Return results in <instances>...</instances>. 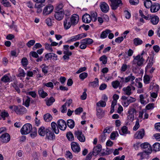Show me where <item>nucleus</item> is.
<instances>
[{"instance_id":"nucleus-33","label":"nucleus","mask_w":160,"mask_h":160,"mask_svg":"<svg viewBox=\"0 0 160 160\" xmlns=\"http://www.w3.org/2000/svg\"><path fill=\"white\" fill-rule=\"evenodd\" d=\"M98 79L97 78H96L95 81L91 82L89 83V85L90 86L95 87L98 86Z\"/></svg>"},{"instance_id":"nucleus-38","label":"nucleus","mask_w":160,"mask_h":160,"mask_svg":"<svg viewBox=\"0 0 160 160\" xmlns=\"http://www.w3.org/2000/svg\"><path fill=\"white\" fill-rule=\"evenodd\" d=\"M32 131L30 135L32 138H34L36 137L37 135V131L36 128H33L32 129Z\"/></svg>"},{"instance_id":"nucleus-44","label":"nucleus","mask_w":160,"mask_h":160,"mask_svg":"<svg viewBox=\"0 0 160 160\" xmlns=\"http://www.w3.org/2000/svg\"><path fill=\"white\" fill-rule=\"evenodd\" d=\"M1 3L5 7H8L11 6L10 3L8 0H2Z\"/></svg>"},{"instance_id":"nucleus-13","label":"nucleus","mask_w":160,"mask_h":160,"mask_svg":"<svg viewBox=\"0 0 160 160\" xmlns=\"http://www.w3.org/2000/svg\"><path fill=\"white\" fill-rule=\"evenodd\" d=\"M64 12L63 11H55L54 16L55 19L59 21L61 20L63 18Z\"/></svg>"},{"instance_id":"nucleus-31","label":"nucleus","mask_w":160,"mask_h":160,"mask_svg":"<svg viewBox=\"0 0 160 160\" xmlns=\"http://www.w3.org/2000/svg\"><path fill=\"white\" fill-rule=\"evenodd\" d=\"M111 31L109 29H106V30L102 32L101 35V38H106L108 34L111 32Z\"/></svg>"},{"instance_id":"nucleus-64","label":"nucleus","mask_w":160,"mask_h":160,"mask_svg":"<svg viewBox=\"0 0 160 160\" xmlns=\"http://www.w3.org/2000/svg\"><path fill=\"white\" fill-rule=\"evenodd\" d=\"M154 126L155 129L158 132H160V122L155 123Z\"/></svg>"},{"instance_id":"nucleus-46","label":"nucleus","mask_w":160,"mask_h":160,"mask_svg":"<svg viewBox=\"0 0 160 160\" xmlns=\"http://www.w3.org/2000/svg\"><path fill=\"white\" fill-rule=\"evenodd\" d=\"M1 80L2 82L6 83L9 82L10 78L7 75H5L1 78Z\"/></svg>"},{"instance_id":"nucleus-30","label":"nucleus","mask_w":160,"mask_h":160,"mask_svg":"<svg viewBox=\"0 0 160 160\" xmlns=\"http://www.w3.org/2000/svg\"><path fill=\"white\" fill-rule=\"evenodd\" d=\"M46 138L48 140H52L55 139V136L53 133L49 131L46 134Z\"/></svg>"},{"instance_id":"nucleus-26","label":"nucleus","mask_w":160,"mask_h":160,"mask_svg":"<svg viewBox=\"0 0 160 160\" xmlns=\"http://www.w3.org/2000/svg\"><path fill=\"white\" fill-rule=\"evenodd\" d=\"M97 116L99 118H101L104 116L103 112L99 107L97 108Z\"/></svg>"},{"instance_id":"nucleus-59","label":"nucleus","mask_w":160,"mask_h":160,"mask_svg":"<svg viewBox=\"0 0 160 160\" xmlns=\"http://www.w3.org/2000/svg\"><path fill=\"white\" fill-rule=\"evenodd\" d=\"M145 153H146L144 151L138 154L137 155L140 157V160H142L145 158L146 156Z\"/></svg>"},{"instance_id":"nucleus-63","label":"nucleus","mask_w":160,"mask_h":160,"mask_svg":"<svg viewBox=\"0 0 160 160\" xmlns=\"http://www.w3.org/2000/svg\"><path fill=\"white\" fill-rule=\"evenodd\" d=\"M154 105L153 103H149L146 106V108L147 110L152 109L154 108Z\"/></svg>"},{"instance_id":"nucleus-49","label":"nucleus","mask_w":160,"mask_h":160,"mask_svg":"<svg viewBox=\"0 0 160 160\" xmlns=\"http://www.w3.org/2000/svg\"><path fill=\"white\" fill-rule=\"evenodd\" d=\"M88 75L87 73L84 72L81 73L79 76V78L82 80H83L84 79L87 78Z\"/></svg>"},{"instance_id":"nucleus-27","label":"nucleus","mask_w":160,"mask_h":160,"mask_svg":"<svg viewBox=\"0 0 160 160\" xmlns=\"http://www.w3.org/2000/svg\"><path fill=\"white\" fill-rule=\"evenodd\" d=\"M159 21V18L157 16H155L151 18V22L153 25L157 24L158 22Z\"/></svg>"},{"instance_id":"nucleus-39","label":"nucleus","mask_w":160,"mask_h":160,"mask_svg":"<svg viewBox=\"0 0 160 160\" xmlns=\"http://www.w3.org/2000/svg\"><path fill=\"white\" fill-rule=\"evenodd\" d=\"M152 4V2L150 0H146L144 2V5L147 8H151Z\"/></svg>"},{"instance_id":"nucleus-24","label":"nucleus","mask_w":160,"mask_h":160,"mask_svg":"<svg viewBox=\"0 0 160 160\" xmlns=\"http://www.w3.org/2000/svg\"><path fill=\"white\" fill-rule=\"evenodd\" d=\"M45 5L43 3H36L35 4V8L36 9L37 12L41 13L42 11V8Z\"/></svg>"},{"instance_id":"nucleus-36","label":"nucleus","mask_w":160,"mask_h":160,"mask_svg":"<svg viewBox=\"0 0 160 160\" xmlns=\"http://www.w3.org/2000/svg\"><path fill=\"white\" fill-rule=\"evenodd\" d=\"M67 123L68 126L70 128L72 129L74 127L75 124L73 120L71 119L68 120L67 121Z\"/></svg>"},{"instance_id":"nucleus-45","label":"nucleus","mask_w":160,"mask_h":160,"mask_svg":"<svg viewBox=\"0 0 160 160\" xmlns=\"http://www.w3.org/2000/svg\"><path fill=\"white\" fill-rule=\"evenodd\" d=\"M55 99L52 97H50L47 101L46 104L48 106L51 105L55 102Z\"/></svg>"},{"instance_id":"nucleus-60","label":"nucleus","mask_w":160,"mask_h":160,"mask_svg":"<svg viewBox=\"0 0 160 160\" xmlns=\"http://www.w3.org/2000/svg\"><path fill=\"white\" fill-rule=\"evenodd\" d=\"M92 20H93V19L94 21L97 20V14L96 12H91Z\"/></svg>"},{"instance_id":"nucleus-15","label":"nucleus","mask_w":160,"mask_h":160,"mask_svg":"<svg viewBox=\"0 0 160 160\" xmlns=\"http://www.w3.org/2000/svg\"><path fill=\"white\" fill-rule=\"evenodd\" d=\"M58 128L61 130H64L67 128L66 122L62 119H60L58 121Z\"/></svg>"},{"instance_id":"nucleus-22","label":"nucleus","mask_w":160,"mask_h":160,"mask_svg":"<svg viewBox=\"0 0 160 160\" xmlns=\"http://www.w3.org/2000/svg\"><path fill=\"white\" fill-rule=\"evenodd\" d=\"M92 20V18L91 16L87 13L84 15L82 17V22L85 23H90Z\"/></svg>"},{"instance_id":"nucleus-6","label":"nucleus","mask_w":160,"mask_h":160,"mask_svg":"<svg viewBox=\"0 0 160 160\" xmlns=\"http://www.w3.org/2000/svg\"><path fill=\"white\" fill-rule=\"evenodd\" d=\"M87 34L86 33H82L73 36L68 41V42H75L86 37Z\"/></svg>"},{"instance_id":"nucleus-17","label":"nucleus","mask_w":160,"mask_h":160,"mask_svg":"<svg viewBox=\"0 0 160 160\" xmlns=\"http://www.w3.org/2000/svg\"><path fill=\"white\" fill-rule=\"evenodd\" d=\"M63 25L65 29L66 30L69 29L72 26L70 18L67 17L65 18L63 21Z\"/></svg>"},{"instance_id":"nucleus-56","label":"nucleus","mask_w":160,"mask_h":160,"mask_svg":"<svg viewBox=\"0 0 160 160\" xmlns=\"http://www.w3.org/2000/svg\"><path fill=\"white\" fill-rule=\"evenodd\" d=\"M140 101L142 104H146L147 103V102L144 100V98L143 94H141L139 96Z\"/></svg>"},{"instance_id":"nucleus-52","label":"nucleus","mask_w":160,"mask_h":160,"mask_svg":"<svg viewBox=\"0 0 160 160\" xmlns=\"http://www.w3.org/2000/svg\"><path fill=\"white\" fill-rule=\"evenodd\" d=\"M118 136V134L117 131H115L112 132L110 136V138L112 140H114L115 138Z\"/></svg>"},{"instance_id":"nucleus-42","label":"nucleus","mask_w":160,"mask_h":160,"mask_svg":"<svg viewBox=\"0 0 160 160\" xmlns=\"http://www.w3.org/2000/svg\"><path fill=\"white\" fill-rule=\"evenodd\" d=\"M69 141H72L74 140V136L71 132H68L66 135Z\"/></svg>"},{"instance_id":"nucleus-10","label":"nucleus","mask_w":160,"mask_h":160,"mask_svg":"<svg viewBox=\"0 0 160 160\" xmlns=\"http://www.w3.org/2000/svg\"><path fill=\"white\" fill-rule=\"evenodd\" d=\"M75 136L81 142H84L85 141V138L82 134V131L78 130L76 131L74 133Z\"/></svg>"},{"instance_id":"nucleus-25","label":"nucleus","mask_w":160,"mask_h":160,"mask_svg":"<svg viewBox=\"0 0 160 160\" xmlns=\"http://www.w3.org/2000/svg\"><path fill=\"white\" fill-rule=\"evenodd\" d=\"M51 126L52 130L54 132L58 134L59 132V130L58 126L57 124L54 122H52L51 123Z\"/></svg>"},{"instance_id":"nucleus-55","label":"nucleus","mask_w":160,"mask_h":160,"mask_svg":"<svg viewBox=\"0 0 160 160\" xmlns=\"http://www.w3.org/2000/svg\"><path fill=\"white\" fill-rule=\"evenodd\" d=\"M99 59L100 61L102 62V63L104 64H106L107 62V57L105 55L101 57Z\"/></svg>"},{"instance_id":"nucleus-20","label":"nucleus","mask_w":160,"mask_h":160,"mask_svg":"<svg viewBox=\"0 0 160 160\" xmlns=\"http://www.w3.org/2000/svg\"><path fill=\"white\" fill-rule=\"evenodd\" d=\"M160 8V4L158 3H155L152 4L150 8V11L152 12H157Z\"/></svg>"},{"instance_id":"nucleus-28","label":"nucleus","mask_w":160,"mask_h":160,"mask_svg":"<svg viewBox=\"0 0 160 160\" xmlns=\"http://www.w3.org/2000/svg\"><path fill=\"white\" fill-rule=\"evenodd\" d=\"M38 92L39 96L42 98H44L48 95V93L44 91L43 89L41 88L39 89Z\"/></svg>"},{"instance_id":"nucleus-41","label":"nucleus","mask_w":160,"mask_h":160,"mask_svg":"<svg viewBox=\"0 0 160 160\" xmlns=\"http://www.w3.org/2000/svg\"><path fill=\"white\" fill-rule=\"evenodd\" d=\"M140 121L138 119H137L135 122V123L134 126L133 127V130L134 131L137 130L140 127L139 124Z\"/></svg>"},{"instance_id":"nucleus-19","label":"nucleus","mask_w":160,"mask_h":160,"mask_svg":"<svg viewBox=\"0 0 160 160\" xmlns=\"http://www.w3.org/2000/svg\"><path fill=\"white\" fill-rule=\"evenodd\" d=\"M0 138L1 141L3 143H7L10 140V138L9 135L8 133H5L2 135Z\"/></svg>"},{"instance_id":"nucleus-35","label":"nucleus","mask_w":160,"mask_h":160,"mask_svg":"<svg viewBox=\"0 0 160 160\" xmlns=\"http://www.w3.org/2000/svg\"><path fill=\"white\" fill-rule=\"evenodd\" d=\"M128 133L127 127L125 126H123L121 129V131H119L120 135H123Z\"/></svg>"},{"instance_id":"nucleus-7","label":"nucleus","mask_w":160,"mask_h":160,"mask_svg":"<svg viewBox=\"0 0 160 160\" xmlns=\"http://www.w3.org/2000/svg\"><path fill=\"white\" fill-rule=\"evenodd\" d=\"M135 77L133 76L132 73H131L130 75L125 77L124 78H121V79L122 80V82L127 83L129 82H131V85L134 84V80H135Z\"/></svg>"},{"instance_id":"nucleus-1","label":"nucleus","mask_w":160,"mask_h":160,"mask_svg":"<svg viewBox=\"0 0 160 160\" xmlns=\"http://www.w3.org/2000/svg\"><path fill=\"white\" fill-rule=\"evenodd\" d=\"M135 109L131 107H129L128 111L127 119L126 121V124L127 125H130L134 120V114L136 113Z\"/></svg>"},{"instance_id":"nucleus-21","label":"nucleus","mask_w":160,"mask_h":160,"mask_svg":"<svg viewBox=\"0 0 160 160\" xmlns=\"http://www.w3.org/2000/svg\"><path fill=\"white\" fill-rule=\"evenodd\" d=\"M49 131V129L43 127H41L39 129L38 132L39 135L42 136H43L46 135Z\"/></svg>"},{"instance_id":"nucleus-57","label":"nucleus","mask_w":160,"mask_h":160,"mask_svg":"<svg viewBox=\"0 0 160 160\" xmlns=\"http://www.w3.org/2000/svg\"><path fill=\"white\" fill-rule=\"evenodd\" d=\"M30 101V98L29 97H27V99L24 102H23V105L25 106L26 107H28L29 106Z\"/></svg>"},{"instance_id":"nucleus-29","label":"nucleus","mask_w":160,"mask_h":160,"mask_svg":"<svg viewBox=\"0 0 160 160\" xmlns=\"http://www.w3.org/2000/svg\"><path fill=\"white\" fill-rule=\"evenodd\" d=\"M64 55L63 58L64 60H68L69 59V56L72 54V53L69 51H64Z\"/></svg>"},{"instance_id":"nucleus-47","label":"nucleus","mask_w":160,"mask_h":160,"mask_svg":"<svg viewBox=\"0 0 160 160\" xmlns=\"http://www.w3.org/2000/svg\"><path fill=\"white\" fill-rule=\"evenodd\" d=\"M133 41L134 44L136 45L141 44L142 43V41L138 38H135Z\"/></svg>"},{"instance_id":"nucleus-50","label":"nucleus","mask_w":160,"mask_h":160,"mask_svg":"<svg viewBox=\"0 0 160 160\" xmlns=\"http://www.w3.org/2000/svg\"><path fill=\"white\" fill-rule=\"evenodd\" d=\"M120 84V82L118 81L117 80L112 82V87L114 88H117L118 87Z\"/></svg>"},{"instance_id":"nucleus-40","label":"nucleus","mask_w":160,"mask_h":160,"mask_svg":"<svg viewBox=\"0 0 160 160\" xmlns=\"http://www.w3.org/2000/svg\"><path fill=\"white\" fill-rule=\"evenodd\" d=\"M18 71V73L17 75L18 77H25L26 74L23 69L19 68Z\"/></svg>"},{"instance_id":"nucleus-54","label":"nucleus","mask_w":160,"mask_h":160,"mask_svg":"<svg viewBox=\"0 0 160 160\" xmlns=\"http://www.w3.org/2000/svg\"><path fill=\"white\" fill-rule=\"evenodd\" d=\"M130 4L132 5L136 6L139 3V0H128Z\"/></svg>"},{"instance_id":"nucleus-5","label":"nucleus","mask_w":160,"mask_h":160,"mask_svg":"<svg viewBox=\"0 0 160 160\" xmlns=\"http://www.w3.org/2000/svg\"><path fill=\"white\" fill-rule=\"evenodd\" d=\"M141 147L144 149V151L147 154L151 153L152 152V148L151 145L148 142H145L141 144Z\"/></svg>"},{"instance_id":"nucleus-62","label":"nucleus","mask_w":160,"mask_h":160,"mask_svg":"<svg viewBox=\"0 0 160 160\" xmlns=\"http://www.w3.org/2000/svg\"><path fill=\"white\" fill-rule=\"evenodd\" d=\"M44 86H46L48 88H52L54 87L53 83L51 82H49L47 83H43Z\"/></svg>"},{"instance_id":"nucleus-4","label":"nucleus","mask_w":160,"mask_h":160,"mask_svg":"<svg viewBox=\"0 0 160 160\" xmlns=\"http://www.w3.org/2000/svg\"><path fill=\"white\" fill-rule=\"evenodd\" d=\"M110 1V6L113 10H116L118 8L122 5L121 0H109Z\"/></svg>"},{"instance_id":"nucleus-43","label":"nucleus","mask_w":160,"mask_h":160,"mask_svg":"<svg viewBox=\"0 0 160 160\" xmlns=\"http://www.w3.org/2000/svg\"><path fill=\"white\" fill-rule=\"evenodd\" d=\"M106 104L105 102H104L102 100L96 103V106L98 107H104L106 106Z\"/></svg>"},{"instance_id":"nucleus-53","label":"nucleus","mask_w":160,"mask_h":160,"mask_svg":"<svg viewBox=\"0 0 160 160\" xmlns=\"http://www.w3.org/2000/svg\"><path fill=\"white\" fill-rule=\"evenodd\" d=\"M0 116L4 120L6 117L8 116L9 114L7 112L4 111L1 113Z\"/></svg>"},{"instance_id":"nucleus-2","label":"nucleus","mask_w":160,"mask_h":160,"mask_svg":"<svg viewBox=\"0 0 160 160\" xmlns=\"http://www.w3.org/2000/svg\"><path fill=\"white\" fill-rule=\"evenodd\" d=\"M146 54V53L143 51L140 54H138L136 56H133V63L134 64H137L138 66H141L143 64L144 61L143 55Z\"/></svg>"},{"instance_id":"nucleus-48","label":"nucleus","mask_w":160,"mask_h":160,"mask_svg":"<svg viewBox=\"0 0 160 160\" xmlns=\"http://www.w3.org/2000/svg\"><path fill=\"white\" fill-rule=\"evenodd\" d=\"M21 63L23 66L26 67L28 63V61L27 58H23L22 59Z\"/></svg>"},{"instance_id":"nucleus-32","label":"nucleus","mask_w":160,"mask_h":160,"mask_svg":"<svg viewBox=\"0 0 160 160\" xmlns=\"http://www.w3.org/2000/svg\"><path fill=\"white\" fill-rule=\"evenodd\" d=\"M44 120L46 122H49L51 121L52 119V115L49 113L45 114L43 116Z\"/></svg>"},{"instance_id":"nucleus-58","label":"nucleus","mask_w":160,"mask_h":160,"mask_svg":"<svg viewBox=\"0 0 160 160\" xmlns=\"http://www.w3.org/2000/svg\"><path fill=\"white\" fill-rule=\"evenodd\" d=\"M63 7V4L62 3L60 4L57 5L55 9V11H63L62 8Z\"/></svg>"},{"instance_id":"nucleus-9","label":"nucleus","mask_w":160,"mask_h":160,"mask_svg":"<svg viewBox=\"0 0 160 160\" xmlns=\"http://www.w3.org/2000/svg\"><path fill=\"white\" fill-rule=\"evenodd\" d=\"M14 107V111L17 114L21 115L23 114L27 111L26 108L21 106H15Z\"/></svg>"},{"instance_id":"nucleus-8","label":"nucleus","mask_w":160,"mask_h":160,"mask_svg":"<svg viewBox=\"0 0 160 160\" xmlns=\"http://www.w3.org/2000/svg\"><path fill=\"white\" fill-rule=\"evenodd\" d=\"M53 9V7L52 5H48L44 8L43 11V14L44 15L49 14L52 12Z\"/></svg>"},{"instance_id":"nucleus-14","label":"nucleus","mask_w":160,"mask_h":160,"mask_svg":"<svg viewBox=\"0 0 160 160\" xmlns=\"http://www.w3.org/2000/svg\"><path fill=\"white\" fill-rule=\"evenodd\" d=\"M145 134V132L143 129L138 131L134 135V138L136 139H142Z\"/></svg>"},{"instance_id":"nucleus-23","label":"nucleus","mask_w":160,"mask_h":160,"mask_svg":"<svg viewBox=\"0 0 160 160\" xmlns=\"http://www.w3.org/2000/svg\"><path fill=\"white\" fill-rule=\"evenodd\" d=\"M102 146L100 145H98L95 147L93 149L92 154L94 156H97L101 150Z\"/></svg>"},{"instance_id":"nucleus-16","label":"nucleus","mask_w":160,"mask_h":160,"mask_svg":"<svg viewBox=\"0 0 160 160\" xmlns=\"http://www.w3.org/2000/svg\"><path fill=\"white\" fill-rule=\"evenodd\" d=\"M70 19L72 24V26H74L78 23L79 20V17L77 14H73L72 15Z\"/></svg>"},{"instance_id":"nucleus-34","label":"nucleus","mask_w":160,"mask_h":160,"mask_svg":"<svg viewBox=\"0 0 160 160\" xmlns=\"http://www.w3.org/2000/svg\"><path fill=\"white\" fill-rule=\"evenodd\" d=\"M83 43H84L87 45L92 44L93 42V40L90 38H86L82 40Z\"/></svg>"},{"instance_id":"nucleus-12","label":"nucleus","mask_w":160,"mask_h":160,"mask_svg":"<svg viewBox=\"0 0 160 160\" xmlns=\"http://www.w3.org/2000/svg\"><path fill=\"white\" fill-rule=\"evenodd\" d=\"M99 7L101 11L104 13L108 12L109 10L108 5L105 2H102L100 3Z\"/></svg>"},{"instance_id":"nucleus-51","label":"nucleus","mask_w":160,"mask_h":160,"mask_svg":"<svg viewBox=\"0 0 160 160\" xmlns=\"http://www.w3.org/2000/svg\"><path fill=\"white\" fill-rule=\"evenodd\" d=\"M150 78L148 75H145L143 77V81L145 84H148L150 82Z\"/></svg>"},{"instance_id":"nucleus-37","label":"nucleus","mask_w":160,"mask_h":160,"mask_svg":"<svg viewBox=\"0 0 160 160\" xmlns=\"http://www.w3.org/2000/svg\"><path fill=\"white\" fill-rule=\"evenodd\" d=\"M153 150L155 152L158 151L160 150V143L157 142L153 145Z\"/></svg>"},{"instance_id":"nucleus-18","label":"nucleus","mask_w":160,"mask_h":160,"mask_svg":"<svg viewBox=\"0 0 160 160\" xmlns=\"http://www.w3.org/2000/svg\"><path fill=\"white\" fill-rule=\"evenodd\" d=\"M71 148L73 151L78 153L80 151L79 145L75 142H72L71 144Z\"/></svg>"},{"instance_id":"nucleus-3","label":"nucleus","mask_w":160,"mask_h":160,"mask_svg":"<svg viewBox=\"0 0 160 160\" xmlns=\"http://www.w3.org/2000/svg\"><path fill=\"white\" fill-rule=\"evenodd\" d=\"M32 126L29 123L24 124L20 130V132L22 135H26L29 133L32 129Z\"/></svg>"},{"instance_id":"nucleus-11","label":"nucleus","mask_w":160,"mask_h":160,"mask_svg":"<svg viewBox=\"0 0 160 160\" xmlns=\"http://www.w3.org/2000/svg\"><path fill=\"white\" fill-rule=\"evenodd\" d=\"M135 88L132 85L128 86L126 87L123 88L122 90L124 91V94L128 96L132 94L131 90H135Z\"/></svg>"},{"instance_id":"nucleus-61","label":"nucleus","mask_w":160,"mask_h":160,"mask_svg":"<svg viewBox=\"0 0 160 160\" xmlns=\"http://www.w3.org/2000/svg\"><path fill=\"white\" fill-rule=\"evenodd\" d=\"M83 111V109L82 108L79 107L77 108L74 111L76 115H79Z\"/></svg>"}]
</instances>
